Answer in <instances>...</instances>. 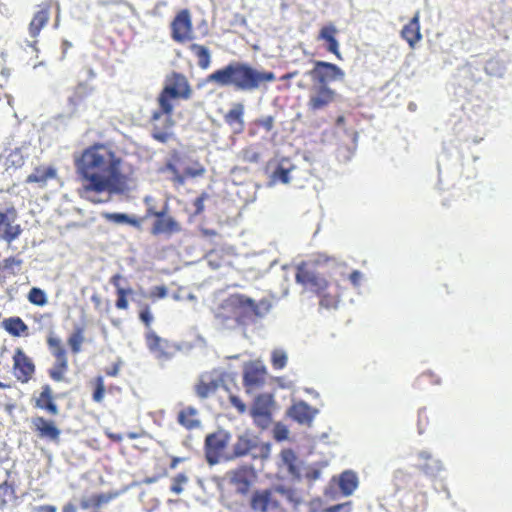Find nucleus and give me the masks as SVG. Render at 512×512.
Segmentation results:
<instances>
[{"label":"nucleus","instance_id":"obj_1","mask_svg":"<svg viewBox=\"0 0 512 512\" xmlns=\"http://www.w3.org/2000/svg\"><path fill=\"white\" fill-rule=\"evenodd\" d=\"M81 183L78 196L92 204H105L113 195L131 190V178L122 173V159L104 143H94L75 159Z\"/></svg>","mask_w":512,"mask_h":512},{"label":"nucleus","instance_id":"obj_2","mask_svg":"<svg viewBox=\"0 0 512 512\" xmlns=\"http://www.w3.org/2000/svg\"><path fill=\"white\" fill-rule=\"evenodd\" d=\"M191 96L192 88L184 74L172 72L166 77L164 86L156 99L158 108L150 116L151 136L154 140L165 144L174 138V102L188 100Z\"/></svg>","mask_w":512,"mask_h":512},{"label":"nucleus","instance_id":"obj_3","mask_svg":"<svg viewBox=\"0 0 512 512\" xmlns=\"http://www.w3.org/2000/svg\"><path fill=\"white\" fill-rule=\"evenodd\" d=\"M276 79L271 71H258L247 63L233 61L209 74L205 82L219 87L232 86L237 91H254L262 83Z\"/></svg>","mask_w":512,"mask_h":512},{"label":"nucleus","instance_id":"obj_4","mask_svg":"<svg viewBox=\"0 0 512 512\" xmlns=\"http://www.w3.org/2000/svg\"><path fill=\"white\" fill-rule=\"evenodd\" d=\"M257 312L255 302L241 294H233L223 300L215 310V317L222 323L234 321L241 324Z\"/></svg>","mask_w":512,"mask_h":512},{"label":"nucleus","instance_id":"obj_5","mask_svg":"<svg viewBox=\"0 0 512 512\" xmlns=\"http://www.w3.org/2000/svg\"><path fill=\"white\" fill-rule=\"evenodd\" d=\"M332 260V258L318 254L314 259L301 262L296 268V282L302 284L317 295H322L329 288V282L317 272V266Z\"/></svg>","mask_w":512,"mask_h":512},{"label":"nucleus","instance_id":"obj_6","mask_svg":"<svg viewBox=\"0 0 512 512\" xmlns=\"http://www.w3.org/2000/svg\"><path fill=\"white\" fill-rule=\"evenodd\" d=\"M46 342L52 356L55 358L53 366L48 370V375L55 382H63L66 380L65 375L69 369L66 349L58 337L50 335Z\"/></svg>","mask_w":512,"mask_h":512},{"label":"nucleus","instance_id":"obj_7","mask_svg":"<svg viewBox=\"0 0 512 512\" xmlns=\"http://www.w3.org/2000/svg\"><path fill=\"white\" fill-rule=\"evenodd\" d=\"M230 440L231 434L224 429H219L205 437L204 453L209 465H215L220 462Z\"/></svg>","mask_w":512,"mask_h":512},{"label":"nucleus","instance_id":"obj_8","mask_svg":"<svg viewBox=\"0 0 512 512\" xmlns=\"http://www.w3.org/2000/svg\"><path fill=\"white\" fill-rule=\"evenodd\" d=\"M53 7V0H46L36 6L32 19L28 24V33L33 41L29 42V46L38 52V36L41 30L49 23L51 10Z\"/></svg>","mask_w":512,"mask_h":512},{"label":"nucleus","instance_id":"obj_9","mask_svg":"<svg viewBox=\"0 0 512 512\" xmlns=\"http://www.w3.org/2000/svg\"><path fill=\"white\" fill-rule=\"evenodd\" d=\"M307 75L318 86L338 80L342 81L345 77L344 71L338 65L326 61H314V66L307 72Z\"/></svg>","mask_w":512,"mask_h":512},{"label":"nucleus","instance_id":"obj_10","mask_svg":"<svg viewBox=\"0 0 512 512\" xmlns=\"http://www.w3.org/2000/svg\"><path fill=\"white\" fill-rule=\"evenodd\" d=\"M167 205L156 211L153 207L147 209V216H154L156 219L151 227L152 235L175 234L182 230L181 224L172 216L167 214Z\"/></svg>","mask_w":512,"mask_h":512},{"label":"nucleus","instance_id":"obj_11","mask_svg":"<svg viewBox=\"0 0 512 512\" xmlns=\"http://www.w3.org/2000/svg\"><path fill=\"white\" fill-rule=\"evenodd\" d=\"M171 38L177 43H184L192 39L193 24L188 9L179 11L170 25Z\"/></svg>","mask_w":512,"mask_h":512},{"label":"nucleus","instance_id":"obj_12","mask_svg":"<svg viewBox=\"0 0 512 512\" xmlns=\"http://www.w3.org/2000/svg\"><path fill=\"white\" fill-rule=\"evenodd\" d=\"M13 360V374L21 383H27L35 374V364L33 360L24 352L22 348H16Z\"/></svg>","mask_w":512,"mask_h":512},{"label":"nucleus","instance_id":"obj_13","mask_svg":"<svg viewBox=\"0 0 512 512\" xmlns=\"http://www.w3.org/2000/svg\"><path fill=\"white\" fill-rule=\"evenodd\" d=\"M31 429L39 439L54 443H58L60 440L61 430L52 419L39 415L33 416L31 418Z\"/></svg>","mask_w":512,"mask_h":512},{"label":"nucleus","instance_id":"obj_14","mask_svg":"<svg viewBox=\"0 0 512 512\" xmlns=\"http://www.w3.org/2000/svg\"><path fill=\"white\" fill-rule=\"evenodd\" d=\"M267 369L260 363H250L244 369L243 386L248 394L261 389L267 379Z\"/></svg>","mask_w":512,"mask_h":512},{"label":"nucleus","instance_id":"obj_15","mask_svg":"<svg viewBox=\"0 0 512 512\" xmlns=\"http://www.w3.org/2000/svg\"><path fill=\"white\" fill-rule=\"evenodd\" d=\"M273 403L274 399L272 394L263 393L259 394L255 398L251 409V415L257 425L263 428L269 426L271 422V408Z\"/></svg>","mask_w":512,"mask_h":512},{"label":"nucleus","instance_id":"obj_16","mask_svg":"<svg viewBox=\"0 0 512 512\" xmlns=\"http://www.w3.org/2000/svg\"><path fill=\"white\" fill-rule=\"evenodd\" d=\"M337 93L328 85L312 87L307 101L309 111L317 112L327 108L336 99Z\"/></svg>","mask_w":512,"mask_h":512},{"label":"nucleus","instance_id":"obj_17","mask_svg":"<svg viewBox=\"0 0 512 512\" xmlns=\"http://www.w3.org/2000/svg\"><path fill=\"white\" fill-rule=\"evenodd\" d=\"M229 483L235 487V490L240 495H247L256 478L255 472L252 467L243 465L228 473Z\"/></svg>","mask_w":512,"mask_h":512},{"label":"nucleus","instance_id":"obj_18","mask_svg":"<svg viewBox=\"0 0 512 512\" xmlns=\"http://www.w3.org/2000/svg\"><path fill=\"white\" fill-rule=\"evenodd\" d=\"M146 345L151 353L160 360H168L173 357L177 351V347L168 341L161 338L153 330H148L145 335Z\"/></svg>","mask_w":512,"mask_h":512},{"label":"nucleus","instance_id":"obj_19","mask_svg":"<svg viewBox=\"0 0 512 512\" xmlns=\"http://www.w3.org/2000/svg\"><path fill=\"white\" fill-rule=\"evenodd\" d=\"M17 212L14 207L8 208L6 211L0 210V241L11 243L19 237L22 229L19 224L15 223Z\"/></svg>","mask_w":512,"mask_h":512},{"label":"nucleus","instance_id":"obj_20","mask_svg":"<svg viewBox=\"0 0 512 512\" xmlns=\"http://www.w3.org/2000/svg\"><path fill=\"white\" fill-rule=\"evenodd\" d=\"M250 508L254 512H268L278 510L280 501L274 496L273 489L255 490L250 497Z\"/></svg>","mask_w":512,"mask_h":512},{"label":"nucleus","instance_id":"obj_21","mask_svg":"<svg viewBox=\"0 0 512 512\" xmlns=\"http://www.w3.org/2000/svg\"><path fill=\"white\" fill-rule=\"evenodd\" d=\"M32 403L35 409L45 411L51 416H57L59 414V407L49 384H45L41 387L39 394L33 396Z\"/></svg>","mask_w":512,"mask_h":512},{"label":"nucleus","instance_id":"obj_22","mask_svg":"<svg viewBox=\"0 0 512 512\" xmlns=\"http://www.w3.org/2000/svg\"><path fill=\"white\" fill-rule=\"evenodd\" d=\"M316 414L317 409L303 400L294 402L287 411V415L292 420L302 425H310Z\"/></svg>","mask_w":512,"mask_h":512},{"label":"nucleus","instance_id":"obj_23","mask_svg":"<svg viewBox=\"0 0 512 512\" xmlns=\"http://www.w3.org/2000/svg\"><path fill=\"white\" fill-rule=\"evenodd\" d=\"M166 169L173 175L172 181L178 185H184L187 178L202 177L206 172L205 167L198 161L192 167H187L183 173L171 162L166 163Z\"/></svg>","mask_w":512,"mask_h":512},{"label":"nucleus","instance_id":"obj_24","mask_svg":"<svg viewBox=\"0 0 512 512\" xmlns=\"http://www.w3.org/2000/svg\"><path fill=\"white\" fill-rule=\"evenodd\" d=\"M401 37L408 43L411 49H414L417 43L422 39L420 31V12L417 11L412 19L403 26Z\"/></svg>","mask_w":512,"mask_h":512},{"label":"nucleus","instance_id":"obj_25","mask_svg":"<svg viewBox=\"0 0 512 512\" xmlns=\"http://www.w3.org/2000/svg\"><path fill=\"white\" fill-rule=\"evenodd\" d=\"M337 34L338 30L336 26L332 23H329L321 27L317 35V40L325 42L327 51L340 59L341 55L339 51V42L336 38Z\"/></svg>","mask_w":512,"mask_h":512},{"label":"nucleus","instance_id":"obj_26","mask_svg":"<svg viewBox=\"0 0 512 512\" xmlns=\"http://www.w3.org/2000/svg\"><path fill=\"white\" fill-rule=\"evenodd\" d=\"M224 121L234 134H241L245 129L244 105L242 103L234 104L224 115Z\"/></svg>","mask_w":512,"mask_h":512},{"label":"nucleus","instance_id":"obj_27","mask_svg":"<svg viewBox=\"0 0 512 512\" xmlns=\"http://www.w3.org/2000/svg\"><path fill=\"white\" fill-rule=\"evenodd\" d=\"M220 382V379L210 374H203L194 386L195 394L200 399H206L218 390Z\"/></svg>","mask_w":512,"mask_h":512},{"label":"nucleus","instance_id":"obj_28","mask_svg":"<svg viewBox=\"0 0 512 512\" xmlns=\"http://www.w3.org/2000/svg\"><path fill=\"white\" fill-rule=\"evenodd\" d=\"M1 327L13 337H22L29 335L27 324L19 316H12L3 319Z\"/></svg>","mask_w":512,"mask_h":512},{"label":"nucleus","instance_id":"obj_29","mask_svg":"<svg viewBox=\"0 0 512 512\" xmlns=\"http://www.w3.org/2000/svg\"><path fill=\"white\" fill-rule=\"evenodd\" d=\"M56 176L57 171L54 167L40 165L35 167L33 172L27 176L26 183H37L44 187L49 180L56 178Z\"/></svg>","mask_w":512,"mask_h":512},{"label":"nucleus","instance_id":"obj_30","mask_svg":"<svg viewBox=\"0 0 512 512\" xmlns=\"http://www.w3.org/2000/svg\"><path fill=\"white\" fill-rule=\"evenodd\" d=\"M122 276L120 274H115L110 278V283L116 289L117 300L115 302V306L119 310H127L129 307L128 296L133 294V289L131 287L124 288L120 285V281Z\"/></svg>","mask_w":512,"mask_h":512},{"label":"nucleus","instance_id":"obj_31","mask_svg":"<svg viewBox=\"0 0 512 512\" xmlns=\"http://www.w3.org/2000/svg\"><path fill=\"white\" fill-rule=\"evenodd\" d=\"M177 422L187 430L196 429L201 424L197 409L191 406L185 407L178 412Z\"/></svg>","mask_w":512,"mask_h":512},{"label":"nucleus","instance_id":"obj_32","mask_svg":"<svg viewBox=\"0 0 512 512\" xmlns=\"http://www.w3.org/2000/svg\"><path fill=\"white\" fill-rule=\"evenodd\" d=\"M257 447V443L247 435H240L233 445L232 454L229 458H239L248 455Z\"/></svg>","mask_w":512,"mask_h":512},{"label":"nucleus","instance_id":"obj_33","mask_svg":"<svg viewBox=\"0 0 512 512\" xmlns=\"http://www.w3.org/2000/svg\"><path fill=\"white\" fill-rule=\"evenodd\" d=\"M419 460L422 461L419 464V469L427 475H435L442 469V463L438 459H434L429 452H420Z\"/></svg>","mask_w":512,"mask_h":512},{"label":"nucleus","instance_id":"obj_34","mask_svg":"<svg viewBox=\"0 0 512 512\" xmlns=\"http://www.w3.org/2000/svg\"><path fill=\"white\" fill-rule=\"evenodd\" d=\"M189 50L197 58V64L201 69L206 70L210 67L211 53L206 46L197 43H192L189 45Z\"/></svg>","mask_w":512,"mask_h":512},{"label":"nucleus","instance_id":"obj_35","mask_svg":"<svg viewBox=\"0 0 512 512\" xmlns=\"http://www.w3.org/2000/svg\"><path fill=\"white\" fill-rule=\"evenodd\" d=\"M358 486V478L352 471H344L339 477V488L343 495H351Z\"/></svg>","mask_w":512,"mask_h":512},{"label":"nucleus","instance_id":"obj_36","mask_svg":"<svg viewBox=\"0 0 512 512\" xmlns=\"http://www.w3.org/2000/svg\"><path fill=\"white\" fill-rule=\"evenodd\" d=\"M102 217L112 223L116 224H129L133 227H140V220L135 217H130L125 213H109L105 212L102 214Z\"/></svg>","mask_w":512,"mask_h":512},{"label":"nucleus","instance_id":"obj_37","mask_svg":"<svg viewBox=\"0 0 512 512\" xmlns=\"http://www.w3.org/2000/svg\"><path fill=\"white\" fill-rule=\"evenodd\" d=\"M91 93V87L86 83H79L69 97V104L73 107L79 106Z\"/></svg>","mask_w":512,"mask_h":512},{"label":"nucleus","instance_id":"obj_38","mask_svg":"<svg viewBox=\"0 0 512 512\" xmlns=\"http://www.w3.org/2000/svg\"><path fill=\"white\" fill-rule=\"evenodd\" d=\"M84 342V328L77 326L67 339V344L73 354H78L81 351V346Z\"/></svg>","mask_w":512,"mask_h":512},{"label":"nucleus","instance_id":"obj_39","mask_svg":"<svg viewBox=\"0 0 512 512\" xmlns=\"http://www.w3.org/2000/svg\"><path fill=\"white\" fill-rule=\"evenodd\" d=\"M292 169H293V166L286 167V166H284L283 163H279L270 176V182L272 184H276V183L288 184L290 181L289 174Z\"/></svg>","mask_w":512,"mask_h":512},{"label":"nucleus","instance_id":"obj_40","mask_svg":"<svg viewBox=\"0 0 512 512\" xmlns=\"http://www.w3.org/2000/svg\"><path fill=\"white\" fill-rule=\"evenodd\" d=\"M28 301L36 306H45L48 302L47 295L44 290L38 287H32L27 295Z\"/></svg>","mask_w":512,"mask_h":512},{"label":"nucleus","instance_id":"obj_41","mask_svg":"<svg viewBox=\"0 0 512 512\" xmlns=\"http://www.w3.org/2000/svg\"><path fill=\"white\" fill-rule=\"evenodd\" d=\"M287 354L282 349H275L271 353V364L275 370L283 369L287 364Z\"/></svg>","mask_w":512,"mask_h":512},{"label":"nucleus","instance_id":"obj_42","mask_svg":"<svg viewBox=\"0 0 512 512\" xmlns=\"http://www.w3.org/2000/svg\"><path fill=\"white\" fill-rule=\"evenodd\" d=\"M92 384L94 386L92 399L96 403H101L103 401L104 395H105L104 378L99 375V376L95 377Z\"/></svg>","mask_w":512,"mask_h":512},{"label":"nucleus","instance_id":"obj_43","mask_svg":"<svg viewBox=\"0 0 512 512\" xmlns=\"http://www.w3.org/2000/svg\"><path fill=\"white\" fill-rule=\"evenodd\" d=\"M22 264L23 261L16 256L7 257L2 262L3 269L13 276L20 271Z\"/></svg>","mask_w":512,"mask_h":512},{"label":"nucleus","instance_id":"obj_44","mask_svg":"<svg viewBox=\"0 0 512 512\" xmlns=\"http://www.w3.org/2000/svg\"><path fill=\"white\" fill-rule=\"evenodd\" d=\"M188 482V478L184 473H179L172 479V484L170 486L171 492L174 494H180L184 490V485Z\"/></svg>","mask_w":512,"mask_h":512},{"label":"nucleus","instance_id":"obj_45","mask_svg":"<svg viewBox=\"0 0 512 512\" xmlns=\"http://www.w3.org/2000/svg\"><path fill=\"white\" fill-rule=\"evenodd\" d=\"M320 297V306L324 308H335L339 302V296L338 295H331L328 294L327 291L324 292L322 295H318Z\"/></svg>","mask_w":512,"mask_h":512},{"label":"nucleus","instance_id":"obj_46","mask_svg":"<svg viewBox=\"0 0 512 512\" xmlns=\"http://www.w3.org/2000/svg\"><path fill=\"white\" fill-rule=\"evenodd\" d=\"M139 319L144 323L145 327L149 330L153 322V315L151 313L149 305H144L139 311Z\"/></svg>","mask_w":512,"mask_h":512},{"label":"nucleus","instance_id":"obj_47","mask_svg":"<svg viewBox=\"0 0 512 512\" xmlns=\"http://www.w3.org/2000/svg\"><path fill=\"white\" fill-rule=\"evenodd\" d=\"M255 126L262 127L266 132H270L274 128L275 119L273 116H265L254 121Z\"/></svg>","mask_w":512,"mask_h":512},{"label":"nucleus","instance_id":"obj_48","mask_svg":"<svg viewBox=\"0 0 512 512\" xmlns=\"http://www.w3.org/2000/svg\"><path fill=\"white\" fill-rule=\"evenodd\" d=\"M167 294H168V289L164 285L156 286L151 289V291L149 293V298L152 301H155L157 299L165 298L167 296Z\"/></svg>","mask_w":512,"mask_h":512},{"label":"nucleus","instance_id":"obj_49","mask_svg":"<svg viewBox=\"0 0 512 512\" xmlns=\"http://www.w3.org/2000/svg\"><path fill=\"white\" fill-rule=\"evenodd\" d=\"M229 402L231 403V405L233 407H235L237 409V411L240 413V414H243L245 411H246V405L245 403L236 395H230L229 396Z\"/></svg>","mask_w":512,"mask_h":512},{"label":"nucleus","instance_id":"obj_50","mask_svg":"<svg viewBox=\"0 0 512 512\" xmlns=\"http://www.w3.org/2000/svg\"><path fill=\"white\" fill-rule=\"evenodd\" d=\"M94 500V508H99L103 504L108 503L111 500V495L105 494V493H99L92 495Z\"/></svg>","mask_w":512,"mask_h":512},{"label":"nucleus","instance_id":"obj_51","mask_svg":"<svg viewBox=\"0 0 512 512\" xmlns=\"http://www.w3.org/2000/svg\"><path fill=\"white\" fill-rule=\"evenodd\" d=\"M208 198V194L203 192L199 197L194 200L195 215H199L204 211V201Z\"/></svg>","mask_w":512,"mask_h":512},{"label":"nucleus","instance_id":"obj_52","mask_svg":"<svg viewBox=\"0 0 512 512\" xmlns=\"http://www.w3.org/2000/svg\"><path fill=\"white\" fill-rule=\"evenodd\" d=\"M351 511V502H345L336 504L326 508V512H350Z\"/></svg>","mask_w":512,"mask_h":512},{"label":"nucleus","instance_id":"obj_53","mask_svg":"<svg viewBox=\"0 0 512 512\" xmlns=\"http://www.w3.org/2000/svg\"><path fill=\"white\" fill-rule=\"evenodd\" d=\"M121 367V362H115L110 367L105 369V373L107 376L116 377L119 374Z\"/></svg>","mask_w":512,"mask_h":512},{"label":"nucleus","instance_id":"obj_54","mask_svg":"<svg viewBox=\"0 0 512 512\" xmlns=\"http://www.w3.org/2000/svg\"><path fill=\"white\" fill-rule=\"evenodd\" d=\"M349 280L353 284V286H359L362 280V273L358 270L352 271L349 275Z\"/></svg>","mask_w":512,"mask_h":512},{"label":"nucleus","instance_id":"obj_55","mask_svg":"<svg viewBox=\"0 0 512 512\" xmlns=\"http://www.w3.org/2000/svg\"><path fill=\"white\" fill-rule=\"evenodd\" d=\"M421 378L428 380L432 384H440V378L432 371L422 373Z\"/></svg>","mask_w":512,"mask_h":512},{"label":"nucleus","instance_id":"obj_56","mask_svg":"<svg viewBox=\"0 0 512 512\" xmlns=\"http://www.w3.org/2000/svg\"><path fill=\"white\" fill-rule=\"evenodd\" d=\"M105 435L107 436V438L109 440H111L112 442H115V443H120L123 440V435L120 433H114V432L106 430Z\"/></svg>","mask_w":512,"mask_h":512},{"label":"nucleus","instance_id":"obj_57","mask_svg":"<svg viewBox=\"0 0 512 512\" xmlns=\"http://www.w3.org/2000/svg\"><path fill=\"white\" fill-rule=\"evenodd\" d=\"M80 507L82 509H89V508H94V500H93V497L91 496L90 498L88 499H82L80 501Z\"/></svg>","mask_w":512,"mask_h":512},{"label":"nucleus","instance_id":"obj_58","mask_svg":"<svg viewBox=\"0 0 512 512\" xmlns=\"http://www.w3.org/2000/svg\"><path fill=\"white\" fill-rule=\"evenodd\" d=\"M8 161L11 160L12 164H16L17 166H21L23 164V159L20 155L18 154H10L8 159Z\"/></svg>","mask_w":512,"mask_h":512},{"label":"nucleus","instance_id":"obj_59","mask_svg":"<svg viewBox=\"0 0 512 512\" xmlns=\"http://www.w3.org/2000/svg\"><path fill=\"white\" fill-rule=\"evenodd\" d=\"M35 512H56V508L52 505H41L35 509Z\"/></svg>","mask_w":512,"mask_h":512},{"label":"nucleus","instance_id":"obj_60","mask_svg":"<svg viewBox=\"0 0 512 512\" xmlns=\"http://www.w3.org/2000/svg\"><path fill=\"white\" fill-rule=\"evenodd\" d=\"M62 512H77L75 504L68 502L62 507Z\"/></svg>","mask_w":512,"mask_h":512},{"label":"nucleus","instance_id":"obj_61","mask_svg":"<svg viewBox=\"0 0 512 512\" xmlns=\"http://www.w3.org/2000/svg\"><path fill=\"white\" fill-rule=\"evenodd\" d=\"M297 75H298V71L295 70V71H292V72H289V73H286V74L282 75L280 77V80L281 81H287V80H290V79L296 77Z\"/></svg>","mask_w":512,"mask_h":512},{"label":"nucleus","instance_id":"obj_62","mask_svg":"<svg viewBox=\"0 0 512 512\" xmlns=\"http://www.w3.org/2000/svg\"><path fill=\"white\" fill-rule=\"evenodd\" d=\"M310 512H326V508H321L320 506L316 507L314 505H311Z\"/></svg>","mask_w":512,"mask_h":512},{"label":"nucleus","instance_id":"obj_63","mask_svg":"<svg viewBox=\"0 0 512 512\" xmlns=\"http://www.w3.org/2000/svg\"><path fill=\"white\" fill-rule=\"evenodd\" d=\"M91 300H92V302H93L96 306H97V305H99V304L101 303V299H100V297H99V296H97V295H92Z\"/></svg>","mask_w":512,"mask_h":512},{"label":"nucleus","instance_id":"obj_64","mask_svg":"<svg viewBox=\"0 0 512 512\" xmlns=\"http://www.w3.org/2000/svg\"><path fill=\"white\" fill-rule=\"evenodd\" d=\"M127 437H128L129 439H137V438H139V437H140V434H139V433H136V432H129V433L127 434Z\"/></svg>","mask_w":512,"mask_h":512}]
</instances>
